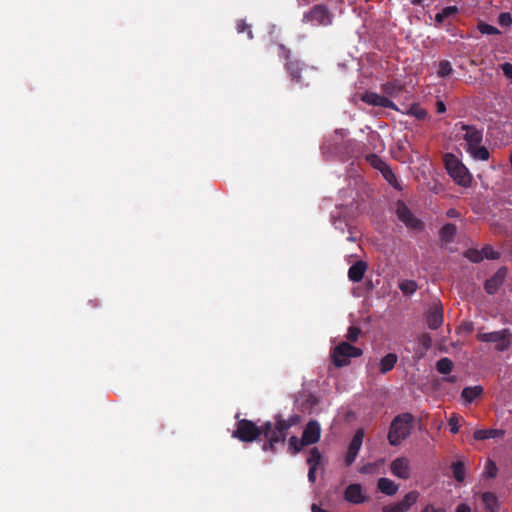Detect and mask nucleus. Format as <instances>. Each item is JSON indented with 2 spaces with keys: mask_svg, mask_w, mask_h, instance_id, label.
I'll return each mask as SVG.
<instances>
[{
  "mask_svg": "<svg viewBox=\"0 0 512 512\" xmlns=\"http://www.w3.org/2000/svg\"><path fill=\"white\" fill-rule=\"evenodd\" d=\"M454 214H455V210H450V211L448 212V215H449V216H454Z\"/></svg>",
  "mask_w": 512,
  "mask_h": 512,
  "instance_id": "nucleus-59",
  "label": "nucleus"
},
{
  "mask_svg": "<svg viewBox=\"0 0 512 512\" xmlns=\"http://www.w3.org/2000/svg\"><path fill=\"white\" fill-rule=\"evenodd\" d=\"M465 257L471 262L479 263L483 260V254L481 250L470 248L465 252Z\"/></svg>",
  "mask_w": 512,
  "mask_h": 512,
  "instance_id": "nucleus-36",
  "label": "nucleus"
},
{
  "mask_svg": "<svg viewBox=\"0 0 512 512\" xmlns=\"http://www.w3.org/2000/svg\"><path fill=\"white\" fill-rule=\"evenodd\" d=\"M482 254H483V259L486 258V259H492V260H495V259H498L500 257V253L495 251L491 246L489 245H486L484 246L482 249Z\"/></svg>",
  "mask_w": 512,
  "mask_h": 512,
  "instance_id": "nucleus-41",
  "label": "nucleus"
},
{
  "mask_svg": "<svg viewBox=\"0 0 512 512\" xmlns=\"http://www.w3.org/2000/svg\"><path fill=\"white\" fill-rule=\"evenodd\" d=\"M361 473H367L368 472V467L367 466H364L361 470H360Z\"/></svg>",
  "mask_w": 512,
  "mask_h": 512,
  "instance_id": "nucleus-58",
  "label": "nucleus"
},
{
  "mask_svg": "<svg viewBox=\"0 0 512 512\" xmlns=\"http://www.w3.org/2000/svg\"><path fill=\"white\" fill-rule=\"evenodd\" d=\"M445 166L449 175L460 185L467 186L470 183V175L467 168L452 154L445 156Z\"/></svg>",
  "mask_w": 512,
  "mask_h": 512,
  "instance_id": "nucleus-7",
  "label": "nucleus"
},
{
  "mask_svg": "<svg viewBox=\"0 0 512 512\" xmlns=\"http://www.w3.org/2000/svg\"><path fill=\"white\" fill-rule=\"evenodd\" d=\"M361 333V330L359 327L357 326H350L348 328V331H347V334H346V339L348 340L347 342H356L358 340V337Z\"/></svg>",
  "mask_w": 512,
  "mask_h": 512,
  "instance_id": "nucleus-42",
  "label": "nucleus"
},
{
  "mask_svg": "<svg viewBox=\"0 0 512 512\" xmlns=\"http://www.w3.org/2000/svg\"><path fill=\"white\" fill-rule=\"evenodd\" d=\"M424 0H412L413 5H423Z\"/></svg>",
  "mask_w": 512,
  "mask_h": 512,
  "instance_id": "nucleus-57",
  "label": "nucleus"
},
{
  "mask_svg": "<svg viewBox=\"0 0 512 512\" xmlns=\"http://www.w3.org/2000/svg\"><path fill=\"white\" fill-rule=\"evenodd\" d=\"M311 511L312 512H329L328 510H325V509L321 508L320 506H318L315 503L312 504Z\"/></svg>",
  "mask_w": 512,
  "mask_h": 512,
  "instance_id": "nucleus-54",
  "label": "nucleus"
},
{
  "mask_svg": "<svg viewBox=\"0 0 512 512\" xmlns=\"http://www.w3.org/2000/svg\"><path fill=\"white\" fill-rule=\"evenodd\" d=\"M420 512H446L442 507L435 508L432 504H427Z\"/></svg>",
  "mask_w": 512,
  "mask_h": 512,
  "instance_id": "nucleus-50",
  "label": "nucleus"
},
{
  "mask_svg": "<svg viewBox=\"0 0 512 512\" xmlns=\"http://www.w3.org/2000/svg\"><path fill=\"white\" fill-rule=\"evenodd\" d=\"M483 394V387L480 385L465 387L461 396L467 403H471L474 399Z\"/></svg>",
  "mask_w": 512,
  "mask_h": 512,
  "instance_id": "nucleus-25",
  "label": "nucleus"
},
{
  "mask_svg": "<svg viewBox=\"0 0 512 512\" xmlns=\"http://www.w3.org/2000/svg\"><path fill=\"white\" fill-rule=\"evenodd\" d=\"M262 435L265 442L262 445L263 451L276 452V444L284 443L287 437V430L281 423V414L273 416V421H266L262 425Z\"/></svg>",
  "mask_w": 512,
  "mask_h": 512,
  "instance_id": "nucleus-1",
  "label": "nucleus"
},
{
  "mask_svg": "<svg viewBox=\"0 0 512 512\" xmlns=\"http://www.w3.org/2000/svg\"><path fill=\"white\" fill-rule=\"evenodd\" d=\"M420 497V493L416 490L409 491L404 497L395 503L383 506V512H408L415 505Z\"/></svg>",
  "mask_w": 512,
  "mask_h": 512,
  "instance_id": "nucleus-10",
  "label": "nucleus"
},
{
  "mask_svg": "<svg viewBox=\"0 0 512 512\" xmlns=\"http://www.w3.org/2000/svg\"><path fill=\"white\" fill-rule=\"evenodd\" d=\"M453 366L454 364L451 359H449L448 357H443L437 361L436 370L440 374L447 375L452 371Z\"/></svg>",
  "mask_w": 512,
  "mask_h": 512,
  "instance_id": "nucleus-30",
  "label": "nucleus"
},
{
  "mask_svg": "<svg viewBox=\"0 0 512 512\" xmlns=\"http://www.w3.org/2000/svg\"><path fill=\"white\" fill-rule=\"evenodd\" d=\"M498 472V468L494 461L488 460L485 464L484 476L488 478H495Z\"/></svg>",
  "mask_w": 512,
  "mask_h": 512,
  "instance_id": "nucleus-38",
  "label": "nucleus"
},
{
  "mask_svg": "<svg viewBox=\"0 0 512 512\" xmlns=\"http://www.w3.org/2000/svg\"><path fill=\"white\" fill-rule=\"evenodd\" d=\"M453 72L452 65L448 60L439 62L438 75L442 78L449 76Z\"/></svg>",
  "mask_w": 512,
  "mask_h": 512,
  "instance_id": "nucleus-37",
  "label": "nucleus"
},
{
  "mask_svg": "<svg viewBox=\"0 0 512 512\" xmlns=\"http://www.w3.org/2000/svg\"><path fill=\"white\" fill-rule=\"evenodd\" d=\"M453 477L459 483L465 480V465L462 461H456L451 464Z\"/></svg>",
  "mask_w": 512,
  "mask_h": 512,
  "instance_id": "nucleus-29",
  "label": "nucleus"
},
{
  "mask_svg": "<svg viewBox=\"0 0 512 512\" xmlns=\"http://www.w3.org/2000/svg\"><path fill=\"white\" fill-rule=\"evenodd\" d=\"M289 450L292 454L299 453L305 445H302V438L299 440L297 436H291L288 440Z\"/></svg>",
  "mask_w": 512,
  "mask_h": 512,
  "instance_id": "nucleus-35",
  "label": "nucleus"
},
{
  "mask_svg": "<svg viewBox=\"0 0 512 512\" xmlns=\"http://www.w3.org/2000/svg\"><path fill=\"white\" fill-rule=\"evenodd\" d=\"M498 23L502 27H509L512 24V16L508 12H502L498 16Z\"/></svg>",
  "mask_w": 512,
  "mask_h": 512,
  "instance_id": "nucleus-43",
  "label": "nucleus"
},
{
  "mask_svg": "<svg viewBox=\"0 0 512 512\" xmlns=\"http://www.w3.org/2000/svg\"><path fill=\"white\" fill-rule=\"evenodd\" d=\"M303 23L311 25L327 26L332 22V16L328 8L323 4L315 5L310 11L304 13Z\"/></svg>",
  "mask_w": 512,
  "mask_h": 512,
  "instance_id": "nucleus-9",
  "label": "nucleus"
},
{
  "mask_svg": "<svg viewBox=\"0 0 512 512\" xmlns=\"http://www.w3.org/2000/svg\"><path fill=\"white\" fill-rule=\"evenodd\" d=\"M236 30L238 33H244V32H247V36L249 39H252L253 38V34H252V30H251V26L249 24L246 23L245 20H239L237 21V24H236Z\"/></svg>",
  "mask_w": 512,
  "mask_h": 512,
  "instance_id": "nucleus-40",
  "label": "nucleus"
},
{
  "mask_svg": "<svg viewBox=\"0 0 512 512\" xmlns=\"http://www.w3.org/2000/svg\"><path fill=\"white\" fill-rule=\"evenodd\" d=\"M377 488L387 496H393L398 492L399 486L389 478H379Z\"/></svg>",
  "mask_w": 512,
  "mask_h": 512,
  "instance_id": "nucleus-22",
  "label": "nucleus"
},
{
  "mask_svg": "<svg viewBox=\"0 0 512 512\" xmlns=\"http://www.w3.org/2000/svg\"><path fill=\"white\" fill-rule=\"evenodd\" d=\"M285 69L290 80L301 87L309 86L315 74V69L313 67H309L299 60L287 61L285 63Z\"/></svg>",
  "mask_w": 512,
  "mask_h": 512,
  "instance_id": "nucleus-3",
  "label": "nucleus"
},
{
  "mask_svg": "<svg viewBox=\"0 0 512 512\" xmlns=\"http://www.w3.org/2000/svg\"><path fill=\"white\" fill-rule=\"evenodd\" d=\"M407 114L414 116L418 120H424L427 117V111L416 103L410 106Z\"/></svg>",
  "mask_w": 512,
  "mask_h": 512,
  "instance_id": "nucleus-32",
  "label": "nucleus"
},
{
  "mask_svg": "<svg viewBox=\"0 0 512 512\" xmlns=\"http://www.w3.org/2000/svg\"><path fill=\"white\" fill-rule=\"evenodd\" d=\"M364 433L362 430L356 431L354 434L349 446L348 451L345 457V464L346 466H350L356 459L359 450L361 448L362 442H363Z\"/></svg>",
  "mask_w": 512,
  "mask_h": 512,
  "instance_id": "nucleus-15",
  "label": "nucleus"
},
{
  "mask_svg": "<svg viewBox=\"0 0 512 512\" xmlns=\"http://www.w3.org/2000/svg\"><path fill=\"white\" fill-rule=\"evenodd\" d=\"M399 289L406 295H411L417 290V284L413 280H404L399 283Z\"/></svg>",
  "mask_w": 512,
  "mask_h": 512,
  "instance_id": "nucleus-33",
  "label": "nucleus"
},
{
  "mask_svg": "<svg viewBox=\"0 0 512 512\" xmlns=\"http://www.w3.org/2000/svg\"><path fill=\"white\" fill-rule=\"evenodd\" d=\"M461 130L465 131L464 140L467 143V148H472L482 142L483 134L475 126L460 123Z\"/></svg>",
  "mask_w": 512,
  "mask_h": 512,
  "instance_id": "nucleus-17",
  "label": "nucleus"
},
{
  "mask_svg": "<svg viewBox=\"0 0 512 512\" xmlns=\"http://www.w3.org/2000/svg\"><path fill=\"white\" fill-rule=\"evenodd\" d=\"M427 325L430 329H438L443 324V309L440 304H434L430 307L427 314Z\"/></svg>",
  "mask_w": 512,
  "mask_h": 512,
  "instance_id": "nucleus-18",
  "label": "nucleus"
},
{
  "mask_svg": "<svg viewBox=\"0 0 512 512\" xmlns=\"http://www.w3.org/2000/svg\"><path fill=\"white\" fill-rule=\"evenodd\" d=\"M390 470L394 476L407 480L410 477V461L406 457H398L392 461Z\"/></svg>",
  "mask_w": 512,
  "mask_h": 512,
  "instance_id": "nucleus-14",
  "label": "nucleus"
},
{
  "mask_svg": "<svg viewBox=\"0 0 512 512\" xmlns=\"http://www.w3.org/2000/svg\"><path fill=\"white\" fill-rule=\"evenodd\" d=\"M367 270L366 262L359 260L350 266L348 269V278L354 283L360 282Z\"/></svg>",
  "mask_w": 512,
  "mask_h": 512,
  "instance_id": "nucleus-19",
  "label": "nucleus"
},
{
  "mask_svg": "<svg viewBox=\"0 0 512 512\" xmlns=\"http://www.w3.org/2000/svg\"><path fill=\"white\" fill-rule=\"evenodd\" d=\"M486 512H499L500 503L493 492H484L481 496Z\"/></svg>",
  "mask_w": 512,
  "mask_h": 512,
  "instance_id": "nucleus-20",
  "label": "nucleus"
},
{
  "mask_svg": "<svg viewBox=\"0 0 512 512\" xmlns=\"http://www.w3.org/2000/svg\"><path fill=\"white\" fill-rule=\"evenodd\" d=\"M368 162L376 169H378L381 172L382 165L378 160H382L380 157H378L376 154H370L367 156Z\"/></svg>",
  "mask_w": 512,
  "mask_h": 512,
  "instance_id": "nucleus-47",
  "label": "nucleus"
},
{
  "mask_svg": "<svg viewBox=\"0 0 512 512\" xmlns=\"http://www.w3.org/2000/svg\"><path fill=\"white\" fill-rule=\"evenodd\" d=\"M302 418L298 414L290 415L287 419L283 418L281 415V423L288 431L291 427L298 425L301 422Z\"/></svg>",
  "mask_w": 512,
  "mask_h": 512,
  "instance_id": "nucleus-34",
  "label": "nucleus"
},
{
  "mask_svg": "<svg viewBox=\"0 0 512 512\" xmlns=\"http://www.w3.org/2000/svg\"><path fill=\"white\" fill-rule=\"evenodd\" d=\"M363 354L361 348L353 346L347 341H342L331 351L332 363L337 368H341L350 364L351 358H358Z\"/></svg>",
  "mask_w": 512,
  "mask_h": 512,
  "instance_id": "nucleus-4",
  "label": "nucleus"
},
{
  "mask_svg": "<svg viewBox=\"0 0 512 512\" xmlns=\"http://www.w3.org/2000/svg\"><path fill=\"white\" fill-rule=\"evenodd\" d=\"M279 56L287 61H289L291 51L286 48L283 44L279 45Z\"/></svg>",
  "mask_w": 512,
  "mask_h": 512,
  "instance_id": "nucleus-49",
  "label": "nucleus"
},
{
  "mask_svg": "<svg viewBox=\"0 0 512 512\" xmlns=\"http://www.w3.org/2000/svg\"><path fill=\"white\" fill-rule=\"evenodd\" d=\"M444 380L449 382V383H454V382H456V377L455 376H449V377H446Z\"/></svg>",
  "mask_w": 512,
  "mask_h": 512,
  "instance_id": "nucleus-56",
  "label": "nucleus"
},
{
  "mask_svg": "<svg viewBox=\"0 0 512 512\" xmlns=\"http://www.w3.org/2000/svg\"><path fill=\"white\" fill-rule=\"evenodd\" d=\"M316 470H317V468L309 467L308 480L311 483H314L316 480Z\"/></svg>",
  "mask_w": 512,
  "mask_h": 512,
  "instance_id": "nucleus-52",
  "label": "nucleus"
},
{
  "mask_svg": "<svg viewBox=\"0 0 512 512\" xmlns=\"http://www.w3.org/2000/svg\"><path fill=\"white\" fill-rule=\"evenodd\" d=\"M414 417L411 413L397 415L391 422L388 441L392 446H398L411 434Z\"/></svg>",
  "mask_w": 512,
  "mask_h": 512,
  "instance_id": "nucleus-2",
  "label": "nucleus"
},
{
  "mask_svg": "<svg viewBox=\"0 0 512 512\" xmlns=\"http://www.w3.org/2000/svg\"><path fill=\"white\" fill-rule=\"evenodd\" d=\"M418 341L424 351H427L428 349H430V347L432 345V338L428 333L422 334L419 337Z\"/></svg>",
  "mask_w": 512,
  "mask_h": 512,
  "instance_id": "nucleus-44",
  "label": "nucleus"
},
{
  "mask_svg": "<svg viewBox=\"0 0 512 512\" xmlns=\"http://www.w3.org/2000/svg\"><path fill=\"white\" fill-rule=\"evenodd\" d=\"M503 74L512 81V64L506 62L501 65Z\"/></svg>",
  "mask_w": 512,
  "mask_h": 512,
  "instance_id": "nucleus-48",
  "label": "nucleus"
},
{
  "mask_svg": "<svg viewBox=\"0 0 512 512\" xmlns=\"http://www.w3.org/2000/svg\"><path fill=\"white\" fill-rule=\"evenodd\" d=\"M507 276V268L500 267L494 275L488 278L484 283V289L489 295L495 294L500 286L504 283Z\"/></svg>",
  "mask_w": 512,
  "mask_h": 512,
  "instance_id": "nucleus-13",
  "label": "nucleus"
},
{
  "mask_svg": "<svg viewBox=\"0 0 512 512\" xmlns=\"http://www.w3.org/2000/svg\"><path fill=\"white\" fill-rule=\"evenodd\" d=\"M321 437V427L318 421L310 420L304 427L302 433V445H312L317 443Z\"/></svg>",
  "mask_w": 512,
  "mask_h": 512,
  "instance_id": "nucleus-12",
  "label": "nucleus"
},
{
  "mask_svg": "<svg viewBox=\"0 0 512 512\" xmlns=\"http://www.w3.org/2000/svg\"><path fill=\"white\" fill-rule=\"evenodd\" d=\"M455 512H471V508L466 503H460L457 507Z\"/></svg>",
  "mask_w": 512,
  "mask_h": 512,
  "instance_id": "nucleus-51",
  "label": "nucleus"
},
{
  "mask_svg": "<svg viewBox=\"0 0 512 512\" xmlns=\"http://www.w3.org/2000/svg\"><path fill=\"white\" fill-rule=\"evenodd\" d=\"M395 213L399 221L404 223L409 230H423V222L413 214V212L407 207V205L402 200H398L396 202Z\"/></svg>",
  "mask_w": 512,
  "mask_h": 512,
  "instance_id": "nucleus-8",
  "label": "nucleus"
},
{
  "mask_svg": "<svg viewBox=\"0 0 512 512\" xmlns=\"http://www.w3.org/2000/svg\"><path fill=\"white\" fill-rule=\"evenodd\" d=\"M403 86L394 81V82H387L382 85V91L384 94L391 96V97H397L402 93Z\"/></svg>",
  "mask_w": 512,
  "mask_h": 512,
  "instance_id": "nucleus-27",
  "label": "nucleus"
},
{
  "mask_svg": "<svg viewBox=\"0 0 512 512\" xmlns=\"http://www.w3.org/2000/svg\"><path fill=\"white\" fill-rule=\"evenodd\" d=\"M477 339L484 343H495V350L498 352L507 351L512 345V334L508 329L494 332H479Z\"/></svg>",
  "mask_w": 512,
  "mask_h": 512,
  "instance_id": "nucleus-6",
  "label": "nucleus"
},
{
  "mask_svg": "<svg viewBox=\"0 0 512 512\" xmlns=\"http://www.w3.org/2000/svg\"><path fill=\"white\" fill-rule=\"evenodd\" d=\"M456 226L452 223H447L445 224L441 229H440V238L442 241L446 242V243H449L451 241H453L454 239V236L456 234Z\"/></svg>",
  "mask_w": 512,
  "mask_h": 512,
  "instance_id": "nucleus-28",
  "label": "nucleus"
},
{
  "mask_svg": "<svg viewBox=\"0 0 512 512\" xmlns=\"http://www.w3.org/2000/svg\"><path fill=\"white\" fill-rule=\"evenodd\" d=\"M262 432V425L257 426L251 420L241 419L237 421L236 429L232 432V437L241 442L250 443L258 440Z\"/></svg>",
  "mask_w": 512,
  "mask_h": 512,
  "instance_id": "nucleus-5",
  "label": "nucleus"
},
{
  "mask_svg": "<svg viewBox=\"0 0 512 512\" xmlns=\"http://www.w3.org/2000/svg\"><path fill=\"white\" fill-rule=\"evenodd\" d=\"M361 100L371 106H378L383 108H389L392 110H398L396 104L389 98L379 95L375 92H366L361 96Z\"/></svg>",
  "mask_w": 512,
  "mask_h": 512,
  "instance_id": "nucleus-11",
  "label": "nucleus"
},
{
  "mask_svg": "<svg viewBox=\"0 0 512 512\" xmlns=\"http://www.w3.org/2000/svg\"><path fill=\"white\" fill-rule=\"evenodd\" d=\"M398 356L395 353H388L385 355L379 363V371L381 374L390 372L396 365Z\"/></svg>",
  "mask_w": 512,
  "mask_h": 512,
  "instance_id": "nucleus-23",
  "label": "nucleus"
},
{
  "mask_svg": "<svg viewBox=\"0 0 512 512\" xmlns=\"http://www.w3.org/2000/svg\"><path fill=\"white\" fill-rule=\"evenodd\" d=\"M459 420H460V417L456 414H453L449 418L448 424H449L451 433L456 434L459 431Z\"/></svg>",
  "mask_w": 512,
  "mask_h": 512,
  "instance_id": "nucleus-45",
  "label": "nucleus"
},
{
  "mask_svg": "<svg viewBox=\"0 0 512 512\" xmlns=\"http://www.w3.org/2000/svg\"><path fill=\"white\" fill-rule=\"evenodd\" d=\"M344 499L352 504H361L367 501V497L363 494L362 486L358 483H353L346 487Z\"/></svg>",
  "mask_w": 512,
  "mask_h": 512,
  "instance_id": "nucleus-16",
  "label": "nucleus"
},
{
  "mask_svg": "<svg viewBox=\"0 0 512 512\" xmlns=\"http://www.w3.org/2000/svg\"><path fill=\"white\" fill-rule=\"evenodd\" d=\"M440 12L442 16L446 19L450 16L456 15L458 13V8L456 6H447L444 7Z\"/></svg>",
  "mask_w": 512,
  "mask_h": 512,
  "instance_id": "nucleus-46",
  "label": "nucleus"
},
{
  "mask_svg": "<svg viewBox=\"0 0 512 512\" xmlns=\"http://www.w3.org/2000/svg\"><path fill=\"white\" fill-rule=\"evenodd\" d=\"M322 459V455L317 447H314L309 452V457L307 458V464L309 467L317 468Z\"/></svg>",
  "mask_w": 512,
  "mask_h": 512,
  "instance_id": "nucleus-31",
  "label": "nucleus"
},
{
  "mask_svg": "<svg viewBox=\"0 0 512 512\" xmlns=\"http://www.w3.org/2000/svg\"><path fill=\"white\" fill-rule=\"evenodd\" d=\"M380 164L382 165L381 173L384 177V179L392 185L396 189H401L400 184L398 182V179L395 175V173L392 171L390 166H388L383 160H378Z\"/></svg>",
  "mask_w": 512,
  "mask_h": 512,
  "instance_id": "nucleus-24",
  "label": "nucleus"
},
{
  "mask_svg": "<svg viewBox=\"0 0 512 512\" xmlns=\"http://www.w3.org/2000/svg\"><path fill=\"white\" fill-rule=\"evenodd\" d=\"M505 435V431L502 429H478L474 432V439L478 441L487 440V439H495V438H503Z\"/></svg>",
  "mask_w": 512,
  "mask_h": 512,
  "instance_id": "nucleus-21",
  "label": "nucleus"
},
{
  "mask_svg": "<svg viewBox=\"0 0 512 512\" xmlns=\"http://www.w3.org/2000/svg\"><path fill=\"white\" fill-rule=\"evenodd\" d=\"M466 150L475 160L486 161L490 156L488 149L484 146H480V144L472 148H466Z\"/></svg>",
  "mask_w": 512,
  "mask_h": 512,
  "instance_id": "nucleus-26",
  "label": "nucleus"
},
{
  "mask_svg": "<svg viewBox=\"0 0 512 512\" xmlns=\"http://www.w3.org/2000/svg\"><path fill=\"white\" fill-rule=\"evenodd\" d=\"M445 18L442 16L441 12H438L435 15V21L438 25L442 24L444 22Z\"/></svg>",
  "mask_w": 512,
  "mask_h": 512,
  "instance_id": "nucleus-55",
  "label": "nucleus"
},
{
  "mask_svg": "<svg viewBox=\"0 0 512 512\" xmlns=\"http://www.w3.org/2000/svg\"><path fill=\"white\" fill-rule=\"evenodd\" d=\"M478 30L482 34H486V35H496V34L500 33V31L496 27H494L490 24H487V23H479Z\"/></svg>",
  "mask_w": 512,
  "mask_h": 512,
  "instance_id": "nucleus-39",
  "label": "nucleus"
},
{
  "mask_svg": "<svg viewBox=\"0 0 512 512\" xmlns=\"http://www.w3.org/2000/svg\"><path fill=\"white\" fill-rule=\"evenodd\" d=\"M446 111V106L443 101H437L436 103V112L444 113Z\"/></svg>",
  "mask_w": 512,
  "mask_h": 512,
  "instance_id": "nucleus-53",
  "label": "nucleus"
}]
</instances>
